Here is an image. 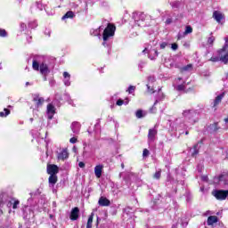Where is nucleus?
<instances>
[{
    "label": "nucleus",
    "instance_id": "8fccbe9b",
    "mask_svg": "<svg viewBox=\"0 0 228 228\" xmlns=\"http://www.w3.org/2000/svg\"><path fill=\"white\" fill-rule=\"evenodd\" d=\"M97 225H99V217H97V222H96Z\"/></svg>",
    "mask_w": 228,
    "mask_h": 228
},
{
    "label": "nucleus",
    "instance_id": "4c0bfd02",
    "mask_svg": "<svg viewBox=\"0 0 228 228\" xmlns=\"http://www.w3.org/2000/svg\"><path fill=\"white\" fill-rule=\"evenodd\" d=\"M157 110H158V109L156 108V106L153 105V106L150 109V113H156Z\"/></svg>",
    "mask_w": 228,
    "mask_h": 228
},
{
    "label": "nucleus",
    "instance_id": "aec40b11",
    "mask_svg": "<svg viewBox=\"0 0 228 228\" xmlns=\"http://www.w3.org/2000/svg\"><path fill=\"white\" fill-rule=\"evenodd\" d=\"M74 12L69 11L65 13V15L62 16V20H65V19H74Z\"/></svg>",
    "mask_w": 228,
    "mask_h": 228
},
{
    "label": "nucleus",
    "instance_id": "bb28decb",
    "mask_svg": "<svg viewBox=\"0 0 228 228\" xmlns=\"http://www.w3.org/2000/svg\"><path fill=\"white\" fill-rule=\"evenodd\" d=\"M153 179H161V169H159V171L155 172V174L153 175Z\"/></svg>",
    "mask_w": 228,
    "mask_h": 228
},
{
    "label": "nucleus",
    "instance_id": "13d9d810",
    "mask_svg": "<svg viewBox=\"0 0 228 228\" xmlns=\"http://www.w3.org/2000/svg\"><path fill=\"white\" fill-rule=\"evenodd\" d=\"M26 85H29V82H27Z\"/></svg>",
    "mask_w": 228,
    "mask_h": 228
},
{
    "label": "nucleus",
    "instance_id": "a211bd4d",
    "mask_svg": "<svg viewBox=\"0 0 228 228\" xmlns=\"http://www.w3.org/2000/svg\"><path fill=\"white\" fill-rule=\"evenodd\" d=\"M190 70H193V64H187L186 66H183L180 68V72H190Z\"/></svg>",
    "mask_w": 228,
    "mask_h": 228
},
{
    "label": "nucleus",
    "instance_id": "37998d69",
    "mask_svg": "<svg viewBox=\"0 0 228 228\" xmlns=\"http://www.w3.org/2000/svg\"><path fill=\"white\" fill-rule=\"evenodd\" d=\"M155 55H156V56H159V53L158 52V50H155Z\"/></svg>",
    "mask_w": 228,
    "mask_h": 228
},
{
    "label": "nucleus",
    "instance_id": "1a4fd4ad",
    "mask_svg": "<svg viewBox=\"0 0 228 228\" xmlns=\"http://www.w3.org/2000/svg\"><path fill=\"white\" fill-rule=\"evenodd\" d=\"M156 134H158V130H156V128H150L148 132V140L154 142V140H156Z\"/></svg>",
    "mask_w": 228,
    "mask_h": 228
},
{
    "label": "nucleus",
    "instance_id": "58836bf2",
    "mask_svg": "<svg viewBox=\"0 0 228 228\" xmlns=\"http://www.w3.org/2000/svg\"><path fill=\"white\" fill-rule=\"evenodd\" d=\"M167 45H168V43H167V42H162V43L160 44V49H165V48L167 47Z\"/></svg>",
    "mask_w": 228,
    "mask_h": 228
},
{
    "label": "nucleus",
    "instance_id": "5701e85b",
    "mask_svg": "<svg viewBox=\"0 0 228 228\" xmlns=\"http://www.w3.org/2000/svg\"><path fill=\"white\" fill-rule=\"evenodd\" d=\"M11 110L9 109H4V111L0 112V117L2 118H4V117H8V115H10Z\"/></svg>",
    "mask_w": 228,
    "mask_h": 228
},
{
    "label": "nucleus",
    "instance_id": "2eb2a0df",
    "mask_svg": "<svg viewBox=\"0 0 228 228\" xmlns=\"http://www.w3.org/2000/svg\"><path fill=\"white\" fill-rule=\"evenodd\" d=\"M218 180L220 183H224V185H228V173L219 175Z\"/></svg>",
    "mask_w": 228,
    "mask_h": 228
},
{
    "label": "nucleus",
    "instance_id": "6ab92c4d",
    "mask_svg": "<svg viewBox=\"0 0 228 228\" xmlns=\"http://www.w3.org/2000/svg\"><path fill=\"white\" fill-rule=\"evenodd\" d=\"M192 153H191V158H197V156H199V142L194 144L193 147H192Z\"/></svg>",
    "mask_w": 228,
    "mask_h": 228
},
{
    "label": "nucleus",
    "instance_id": "f8f14e48",
    "mask_svg": "<svg viewBox=\"0 0 228 228\" xmlns=\"http://www.w3.org/2000/svg\"><path fill=\"white\" fill-rule=\"evenodd\" d=\"M102 168H104V166L98 165L94 167V174L97 179H101V176L102 175Z\"/></svg>",
    "mask_w": 228,
    "mask_h": 228
},
{
    "label": "nucleus",
    "instance_id": "9b49d317",
    "mask_svg": "<svg viewBox=\"0 0 228 228\" xmlns=\"http://www.w3.org/2000/svg\"><path fill=\"white\" fill-rule=\"evenodd\" d=\"M213 19H215L216 22L220 23L222 20H224V14L220 12V11H215L213 12Z\"/></svg>",
    "mask_w": 228,
    "mask_h": 228
},
{
    "label": "nucleus",
    "instance_id": "6e6552de",
    "mask_svg": "<svg viewBox=\"0 0 228 228\" xmlns=\"http://www.w3.org/2000/svg\"><path fill=\"white\" fill-rule=\"evenodd\" d=\"M98 204H99V206H102V208H106L108 206H111V201H110V200H108V198L102 196V197H100V199L98 200Z\"/></svg>",
    "mask_w": 228,
    "mask_h": 228
},
{
    "label": "nucleus",
    "instance_id": "39448f33",
    "mask_svg": "<svg viewBox=\"0 0 228 228\" xmlns=\"http://www.w3.org/2000/svg\"><path fill=\"white\" fill-rule=\"evenodd\" d=\"M33 102L36 104V108H41L44 106V102H45V99L40 96V94H33Z\"/></svg>",
    "mask_w": 228,
    "mask_h": 228
},
{
    "label": "nucleus",
    "instance_id": "ea45409f",
    "mask_svg": "<svg viewBox=\"0 0 228 228\" xmlns=\"http://www.w3.org/2000/svg\"><path fill=\"white\" fill-rule=\"evenodd\" d=\"M69 142H70L71 143H77V138H76V137H71V138L69 139Z\"/></svg>",
    "mask_w": 228,
    "mask_h": 228
},
{
    "label": "nucleus",
    "instance_id": "20e7f679",
    "mask_svg": "<svg viewBox=\"0 0 228 228\" xmlns=\"http://www.w3.org/2000/svg\"><path fill=\"white\" fill-rule=\"evenodd\" d=\"M46 172L49 175H56L60 173V167L55 164H48L46 167Z\"/></svg>",
    "mask_w": 228,
    "mask_h": 228
},
{
    "label": "nucleus",
    "instance_id": "bf43d9fd",
    "mask_svg": "<svg viewBox=\"0 0 228 228\" xmlns=\"http://www.w3.org/2000/svg\"><path fill=\"white\" fill-rule=\"evenodd\" d=\"M189 90H193V88H189Z\"/></svg>",
    "mask_w": 228,
    "mask_h": 228
},
{
    "label": "nucleus",
    "instance_id": "a878e982",
    "mask_svg": "<svg viewBox=\"0 0 228 228\" xmlns=\"http://www.w3.org/2000/svg\"><path fill=\"white\" fill-rule=\"evenodd\" d=\"M176 90L177 92H184V90H186V86H184V84L178 85Z\"/></svg>",
    "mask_w": 228,
    "mask_h": 228
},
{
    "label": "nucleus",
    "instance_id": "473e14b6",
    "mask_svg": "<svg viewBox=\"0 0 228 228\" xmlns=\"http://www.w3.org/2000/svg\"><path fill=\"white\" fill-rule=\"evenodd\" d=\"M212 127H213L214 133H216V131H218V129H220V127H218V123L217 122L212 124Z\"/></svg>",
    "mask_w": 228,
    "mask_h": 228
},
{
    "label": "nucleus",
    "instance_id": "2f4dec72",
    "mask_svg": "<svg viewBox=\"0 0 228 228\" xmlns=\"http://www.w3.org/2000/svg\"><path fill=\"white\" fill-rule=\"evenodd\" d=\"M19 204H20V201L19 200H14L12 204V209H17V208H19Z\"/></svg>",
    "mask_w": 228,
    "mask_h": 228
},
{
    "label": "nucleus",
    "instance_id": "4468645a",
    "mask_svg": "<svg viewBox=\"0 0 228 228\" xmlns=\"http://www.w3.org/2000/svg\"><path fill=\"white\" fill-rule=\"evenodd\" d=\"M225 97V93H222L221 94L217 95L214 100L213 108H216L220 102H222V99Z\"/></svg>",
    "mask_w": 228,
    "mask_h": 228
},
{
    "label": "nucleus",
    "instance_id": "c9c22d12",
    "mask_svg": "<svg viewBox=\"0 0 228 228\" xmlns=\"http://www.w3.org/2000/svg\"><path fill=\"white\" fill-rule=\"evenodd\" d=\"M117 106H122L124 104V100L118 99L116 102Z\"/></svg>",
    "mask_w": 228,
    "mask_h": 228
},
{
    "label": "nucleus",
    "instance_id": "ddd939ff",
    "mask_svg": "<svg viewBox=\"0 0 228 228\" xmlns=\"http://www.w3.org/2000/svg\"><path fill=\"white\" fill-rule=\"evenodd\" d=\"M215 224H218V216H209L207 220V225H215Z\"/></svg>",
    "mask_w": 228,
    "mask_h": 228
},
{
    "label": "nucleus",
    "instance_id": "f257e3e1",
    "mask_svg": "<svg viewBox=\"0 0 228 228\" xmlns=\"http://www.w3.org/2000/svg\"><path fill=\"white\" fill-rule=\"evenodd\" d=\"M117 31V26L113 23H108L102 33L103 42H108L111 37H115Z\"/></svg>",
    "mask_w": 228,
    "mask_h": 228
},
{
    "label": "nucleus",
    "instance_id": "6e6d98bb",
    "mask_svg": "<svg viewBox=\"0 0 228 228\" xmlns=\"http://www.w3.org/2000/svg\"><path fill=\"white\" fill-rule=\"evenodd\" d=\"M181 79H183L182 77H178V80L181 81Z\"/></svg>",
    "mask_w": 228,
    "mask_h": 228
},
{
    "label": "nucleus",
    "instance_id": "79ce46f5",
    "mask_svg": "<svg viewBox=\"0 0 228 228\" xmlns=\"http://www.w3.org/2000/svg\"><path fill=\"white\" fill-rule=\"evenodd\" d=\"M166 24H172V19L168 18V19L166 20Z\"/></svg>",
    "mask_w": 228,
    "mask_h": 228
},
{
    "label": "nucleus",
    "instance_id": "0eeeda50",
    "mask_svg": "<svg viewBox=\"0 0 228 228\" xmlns=\"http://www.w3.org/2000/svg\"><path fill=\"white\" fill-rule=\"evenodd\" d=\"M70 220L73 222L77 220L79 218V208L75 207L71 209L70 215H69Z\"/></svg>",
    "mask_w": 228,
    "mask_h": 228
},
{
    "label": "nucleus",
    "instance_id": "5fc2aeb1",
    "mask_svg": "<svg viewBox=\"0 0 228 228\" xmlns=\"http://www.w3.org/2000/svg\"><path fill=\"white\" fill-rule=\"evenodd\" d=\"M200 191H204V188H200Z\"/></svg>",
    "mask_w": 228,
    "mask_h": 228
},
{
    "label": "nucleus",
    "instance_id": "b1692460",
    "mask_svg": "<svg viewBox=\"0 0 228 228\" xmlns=\"http://www.w3.org/2000/svg\"><path fill=\"white\" fill-rule=\"evenodd\" d=\"M32 69L34 70H40V63H38V61L34 60L33 62H32Z\"/></svg>",
    "mask_w": 228,
    "mask_h": 228
},
{
    "label": "nucleus",
    "instance_id": "dca6fc26",
    "mask_svg": "<svg viewBox=\"0 0 228 228\" xmlns=\"http://www.w3.org/2000/svg\"><path fill=\"white\" fill-rule=\"evenodd\" d=\"M63 77H64V85L66 86H70V75L69 72L64 71L63 72Z\"/></svg>",
    "mask_w": 228,
    "mask_h": 228
},
{
    "label": "nucleus",
    "instance_id": "cd10ccee",
    "mask_svg": "<svg viewBox=\"0 0 228 228\" xmlns=\"http://www.w3.org/2000/svg\"><path fill=\"white\" fill-rule=\"evenodd\" d=\"M137 118H143V110H138L135 113Z\"/></svg>",
    "mask_w": 228,
    "mask_h": 228
},
{
    "label": "nucleus",
    "instance_id": "393cba45",
    "mask_svg": "<svg viewBox=\"0 0 228 228\" xmlns=\"http://www.w3.org/2000/svg\"><path fill=\"white\" fill-rule=\"evenodd\" d=\"M190 33H193V28L189 25L185 27V31L183 32V35H190Z\"/></svg>",
    "mask_w": 228,
    "mask_h": 228
},
{
    "label": "nucleus",
    "instance_id": "09e8293b",
    "mask_svg": "<svg viewBox=\"0 0 228 228\" xmlns=\"http://www.w3.org/2000/svg\"><path fill=\"white\" fill-rule=\"evenodd\" d=\"M121 168H125L124 163L121 164Z\"/></svg>",
    "mask_w": 228,
    "mask_h": 228
},
{
    "label": "nucleus",
    "instance_id": "f03ea898",
    "mask_svg": "<svg viewBox=\"0 0 228 228\" xmlns=\"http://www.w3.org/2000/svg\"><path fill=\"white\" fill-rule=\"evenodd\" d=\"M218 56L216 57H211L208 61H213L214 63H216L218 61H222L223 63H224V65H227L228 63V54L227 53H218L217 52Z\"/></svg>",
    "mask_w": 228,
    "mask_h": 228
},
{
    "label": "nucleus",
    "instance_id": "052dcab7",
    "mask_svg": "<svg viewBox=\"0 0 228 228\" xmlns=\"http://www.w3.org/2000/svg\"><path fill=\"white\" fill-rule=\"evenodd\" d=\"M49 118H53V117H49Z\"/></svg>",
    "mask_w": 228,
    "mask_h": 228
},
{
    "label": "nucleus",
    "instance_id": "9d476101",
    "mask_svg": "<svg viewBox=\"0 0 228 228\" xmlns=\"http://www.w3.org/2000/svg\"><path fill=\"white\" fill-rule=\"evenodd\" d=\"M57 159L61 161H65V159H69V151L67 149L62 150L57 156Z\"/></svg>",
    "mask_w": 228,
    "mask_h": 228
},
{
    "label": "nucleus",
    "instance_id": "4be33fe9",
    "mask_svg": "<svg viewBox=\"0 0 228 228\" xmlns=\"http://www.w3.org/2000/svg\"><path fill=\"white\" fill-rule=\"evenodd\" d=\"M94 212H92L88 217L86 228H92V224H94Z\"/></svg>",
    "mask_w": 228,
    "mask_h": 228
},
{
    "label": "nucleus",
    "instance_id": "c85d7f7f",
    "mask_svg": "<svg viewBox=\"0 0 228 228\" xmlns=\"http://www.w3.org/2000/svg\"><path fill=\"white\" fill-rule=\"evenodd\" d=\"M0 37H2L4 38L8 37V32H6V29H4V28L0 29Z\"/></svg>",
    "mask_w": 228,
    "mask_h": 228
},
{
    "label": "nucleus",
    "instance_id": "c03bdc74",
    "mask_svg": "<svg viewBox=\"0 0 228 228\" xmlns=\"http://www.w3.org/2000/svg\"><path fill=\"white\" fill-rule=\"evenodd\" d=\"M21 28H23V29L26 28V24L21 23Z\"/></svg>",
    "mask_w": 228,
    "mask_h": 228
},
{
    "label": "nucleus",
    "instance_id": "4d7b16f0",
    "mask_svg": "<svg viewBox=\"0 0 228 228\" xmlns=\"http://www.w3.org/2000/svg\"><path fill=\"white\" fill-rule=\"evenodd\" d=\"M1 204H3V200H0V206H1Z\"/></svg>",
    "mask_w": 228,
    "mask_h": 228
},
{
    "label": "nucleus",
    "instance_id": "e433bc0d",
    "mask_svg": "<svg viewBox=\"0 0 228 228\" xmlns=\"http://www.w3.org/2000/svg\"><path fill=\"white\" fill-rule=\"evenodd\" d=\"M191 113V110H184L183 112V117H188V115H190Z\"/></svg>",
    "mask_w": 228,
    "mask_h": 228
},
{
    "label": "nucleus",
    "instance_id": "412c9836",
    "mask_svg": "<svg viewBox=\"0 0 228 228\" xmlns=\"http://www.w3.org/2000/svg\"><path fill=\"white\" fill-rule=\"evenodd\" d=\"M47 113H51V115H54V113H56V108L52 103L47 105Z\"/></svg>",
    "mask_w": 228,
    "mask_h": 228
},
{
    "label": "nucleus",
    "instance_id": "a18cd8bd",
    "mask_svg": "<svg viewBox=\"0 0 228 228\" xmlns=\"http://www.w3.org/2000/svg\"><path fill=\"white\" fill-rule=\"evenodd\" d=\"M140 15H141V17H144L145 16V14L143 12H141Z\"/></svg>",
    "mask_w": 228,
    "mask_h": 228
},
{
    "label": "nucleus",
    "instance_id": "864d4df0",
    "mask_svg": "<svg viewBox=\"0 0 228 228\" xmlns=\"http://www.w3.org/2000/svg\"><path fill=\"white\" fill-rule=\"evenodd\" d=\"M145 51H147V48H145L144 50H142V53H145Z\"/></svg>",
    "mask_w": 228,
    "mask_h": 228
},
{
    "label": "nucleus",
    "instance_id": "603ef678",
    "mask_svg": "<svg viewBox=\"0 0 228 228\" xmlns=\"http://www.w3.org/2000/svg\"><path fill=\"white\" fill-rule=\"evenodd\" d=\"M185 134H190V132H189V131H186V132H185Z\"/></svg>",
    "mask_w": 228,
    "mask_h": 228
},
{
    "label": "nucleus",
    "instance_id": "a19ab883",
    "mask_svg": "<svg viewBox=\"0 0 228 228\" xmlns=\"http://www.w3.org/2000/svg\"><path fill=\"white\" fill-rule=\"evenodd\" d=\"M85 162H83V161H80L79 163H78V167H80V168H85Z\"/></svg>",
    "mask_w": 228,
    "mask_h": 228
},
{
    "label": "nucleus",
    "instance_id": "72a5a7b5",
    "mask_svg": "<svg viewBox=\"0 0 228 228\" xmlns=\"http://www.w3.org/2000/svg\"><path fill=\"white\" fill-rule=\"evenodd\" d=\"M215 43V37H210L208 38V44H209L210 45H213V44Z\"/></svg>",
    "mask_w": 228,
    "mask_h": 228
},
{
    "label": "nucleus",
    "instance_id": "f704fd0d",
    "mask_svg": "<svg viewBox=\"0 0 228 228\" xmlns=\"http://www.w3.org/2000/svg\"><path fill=\"white\" fill-rule=\"evenodd\" d=\"M171 49H173V51H177V49H179V45H177V43H173L171 45Z\"/></svg>",
    "mask_w": 228,
    "mask_h": 228
},
{
    "label": "nucleus",
    "instance_id": "7ed1b4c3",
    "mask_svg": "<svg viewBox=\"0 0 228 228\" xmlns=\"http://www.w3.org/2000/svg\"><path fill=\"white\" fill-rule=\"evenodd\" d=\"M213 195L217 200H225L228 197V190H216L213 192Z\"/></svg>",
    "mask_w": 228,
    "mask_h": 228
},
{
    "label": "nucleus",
    "instance_id": "7c9ffc66",
    "mask_svg": "<svg viewBox=\"0 0 228 228\" xmlns=\"http://www.w3.org/2000/svg\"><path fill=\"white\" fill-rule=\"evenodd\" d=\"M149 154H151V151H149L147 150V148L143 149V151H142V158H147V157H149Z\"/></svg>",
    "mask_w": 228,
    "mask_h": 228
},
{
    "label": "nucleus",
    "instance_id": "3c124183",
    "mask_svg": "<svg viewBox=\"0 0 228 228\" xmlns=\"http://www.w3.org/2000/svg\"><path fill=\"white\" fill-rule=\"evenodd\" d=\"M181 38V34H178V40Z\"/></svg>",
    "mask_w": 228,
    "mask_h": 228
},
{
    "label": "nucleus",
    "instance_id": "423d86ee",
    "mask_svg": "<svg viewBox=\"0 0 228 228\" xmlns=\"http://www.w3.org/2000/svg\"><path fill=\"white\" fill-rule=\"evenodd\" d=\"M39 70H40V74H42V76H44L45 81H46L47 75L49 74V72H51L49 70V66H47V64H45V63H41L40 67H39Z\"/></svg>",
    "mask_w": 228,
    "mask_h": 228
},
{
    "label": "nucleus",
    "instance_id": "49530a36",
    "mask_svg": "<svg viewBox=\"0 0 228 228\" xmlns=\"http://www.w3.org/2000/svg\"><path fill=\"white\" fill-rule=\"evenodd\" d=\"M158 102H159L158 100H156L153 106H156V104H158Z\"/></svg>",
    "mask_w": 228,
    "mask_h": 228
},
{
    "label": "nucleus",
    "instance_id": "f3484780",
    "mask_svg": "<svg viewBox=\"0 0 228 228\" xmlns=\"http://www.w3.org/2000/svg\"><path fill=\"white\" fill-rule=\"evenodd\" d=\"M48 183L49 184H56V183H58V175H50L49 178H48Z\"/></svg>",
    "mask_w": 228,
    "mask_h": 228
},
{
    "label": "nucleus",
    "instance_id": "de8ad7c7",
    "mask_svg": "<svg viewBox=\"0 0 228 228\" xmlns=\"http://www.w3.org/2000/svg\"><path fill=\"white\" fill-rule=\"evenodd\" d=\"M126 104H129V99L126 98Z\"/></svg>",
    "mask_w": 228,
    "mask_h": 228
},
{
    "label": "nucleus",
    "instance_id": "c756f323",
    "mask_svg": "<svg viewBox=\"0 0 228 228\" xmlns=\"http://www.w3.org/2000/svg\"><path fill=\"white\" fill-rule=\"evenodd\" d=\"M134 90H136V86H130L128 87V89L126 90V92H127L128 94H134Z\"/></svg>",
    "mask_w": 228,
    "mask_h": 228
}]
</instances>
